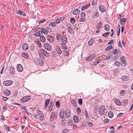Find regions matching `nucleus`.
Wrapping results in <instances>:
<instances>
[{
    "instance_id": "f257e3e1",
    "label": "nucleus",
    "mask_w": 133,
    "mask_h": 133,
    "mask_svg": "<svg viewBox=\"0 0 133 133\" xmlns=\"http://www.w3.org/2000/svg\"><path fill=\"white\" fill-rule=\"evenodd\" d=\"M37 112L39 116V119L41 121H43L44 119V115L43 112L39 110H37Z\"/></svg>"
},
{
    "instance_id": "f03ea898",
    "label": "nucleus",
    "mask_w": 133,
    "mask_h": 133,
    "mask_svg": "<svg viewBox=\"0 0 133 133\" xmlns=\"http://www.w3.org/2000/svg\"><path fill=\"white\" fill-rule=\"evenodd\" d=\"M35 33V36L36 37H40L43 35L41 28L37 29L36 30Z\"/></svg>"
},
{
    "instance_id": "7ed1b4c3",
    "label": "nucleus",
    "mask_w": 133,
    "mask_h": 133,
    "mask_svg": "<svg viewBox=\"0 0 133 133\" xmlns=\"http://www.w3.org/2000/svg\"><path fill=\"white\" fill-rule=\"evenodd\" d=\"M105 110V107L104 105L101 106L99 109V114L101 116H102L104 114Z\"/></svg>"
},
{
    "instance_id": "20e7f679",
    "label": "nucleus",
    "mask_w": 133,
    "mask_h": 133,
    "mask_svg": "<svg viewBox=\"0 0 133 133\" xmlns=\"http://www.w3.org/2000/svg\"><path fill=\"white\" fill-rule=\"evenodd\" d=\"M13 82L11 80H7L4 81L3 82V84L5 86H8L12 84Z\"/></svg>"
},
{
    "instance_id": "39448f33",
    "label": "nucleus",
    "mask_w": 133,
    "mask_h": 133,
    "mask_svg": "<svg viewBox=\"0 0 133 133\" xmlns=\"http://www.w3.org/2000/svg\"><path fill=\"white\" fill-rule=\"evenodd\" d=\"M95 57V55L93 54H91L86 59V61H89L93 59Z\"/></svg>"
},
{
    "instance_id": "423d86ee",
    "label": "nucleus",
    "mask_w": 133,
    "mask_h": 133,
    "mask_svg": "<svg viewBox=\"0 0 133 133\" xmlns=\"http://www.w3.org/2000/svg\"><path fill=\"white\" fill-rule=\"evenodd\" d=\"M44 46L45 49L48 51H50L51 49V47L49 44L47 43H44Z\"/></svg>"
},
{
    "instance_id": "0eeeda50",
    "label": "nucleus",
    "mask_w": 133,
    "mask_h": 133,
    "mask_svg": "<svg viewBox=\"0 0 133 133\" xmlns=\"http://www.w3.org/2000/svg\"><path fill=\"white\" fill-rule=\"evenodd\" d=\"M85 14L84 12H83L81 15V19L79 20V21L81 22H84L85 21Z\"/></svg>"
},
{
    "instance_id": "6e6552de",
    "label": "nucleus",
    "mask_w": 133,
    "mask_h": 133,
    "mask_svg": "<svg viewBox=\"0 0 133 133\" xmlns=\"http://www.w3.org/2000/svg\"><path fill=\"white\" fill-rule=\"evenodd\" d=\"M39 51L42 52L43 54L47 57H48L49 56V54L42 49H41Z\"/></svg>"
},
{
    "instance_id": "1a4fd4ad",
    "label": "nucleus",
    "mask_w": 133,
    "mask_h": 133,
    "mask_svg": "<svg viewBox=\"0 0 133 133\" xmlns=\"http://www.w3.org/2000/svg\"><path fill=\"white\" fill-rule=\"evenodd\" d=\"M17 68L18 71L19 72H22L23 70V68L22 66V65L20 64H17Z\"/></svg>"
},
{
    "instance_id": "9d476101",
    "label": "nucleus",
    "mask_w": 133,
    "mask_h": 133,
    "mask_svg": "<svg viewBox=\"0 0 133 133\" xmlns=\"http://www.w3.org/2000/svg\"><path fill=\"white\" fill-rule=\"evenodd\" d=\"M99 9L100 11L102 12H104L106 10L105 7L102 5H100L99 6Z\"/></svg>"
},
{
    "instance_id": "9b49d317",
    "label": "nucleus",
    "mask_w": 133,
    "mask_h": 133,
    "mask_svg": "<svg viewBox=\"0 0 133 133\" xmlns=\"http://www.w3.org/2000/svg\"><path fill=\"white\" fill-rule=\"evenodd\" d=\"M61 41L64 44H66V43L67 40L65 36H63V37L61 39Z\"/></svg>"
},
{
    "instance_id": "f8f14e48",
    "label": "nucleus",
    "mask_w": 133,
    "mask_h": 133,
    "mask_svg": "<svg viewBox=\"0 0 133 133\" xmlns=\"http://www.w3.org/2000/svg\"><path fill=\"white\" fill-rule=\"evenodd\" d=\"M65 113L66 117L67 118H68L70 117L71 115V113L70 111L69 110L67 109L66 110Z\"/></svg>"
},
{
    "instance_id": "ddd939ff",
    "label": "nucleus",
    "mask_w": 133,
    "mask_h": 133,
    "mask_svg": "<svg viewBox=\"0 0 133 133\" xmlns=\"http://www.w3.org/2000/svg\"><path fill=\"white\" fill-rule=\"evenodd\" d=\"M64 116V111L62 110L60 111L59 113V117L61 119H63Z\"/></svg>"
},
{
    "instance_id": "4468645a",
    "label": "nucleus",
    "mask_w": 133,
    "mask_h": 133,
    "mask_svg": "<svg viewBox=\"0 0 133 133\" xmlns=\"http://www.w3.org/2000/svg\"><path fill=\"white\" fill-rule=\"evenodd\" d=\"M55 113L54 112H53L51 114L50 117V120L51 121H53L55 118Z\"/></svg>"
},
{
    "instance_id": "2eb2a0df",
    "label": "nucleus",
    "mask_w": 133,
    "mask_h": 133,
    "mask_svg": "<svg viewBox=\"0 0 133 133\" xmlns=\"http://www.w3.org/2000/svg\"><path fill=\"white\" fill-rule=\"evenodd\" d=\"M9 71L10 73L12 75H14L15 73V69L12 67H11L10 68Z\"/></svg>"
},
{
    "instance_id": "dca6fc26",
    "label": "nucleus",
    "mask_w": 133,
    "mask_h": 133,
    "mask_svg": "<svg viewBox=\"0 0 133 133\" xmlns=\"http://www.w3.org/2000/svg\"><path fill=\"white\" fill-rule=\"evenodd\" d=\"M129 77L125 76H123L122 77L121 79L122 81H126L129 79Z\"/></svg>"
},
{
    "instance_id": "f3484780",
    "label": "nucleus",
    "mask_w": 133,
    "mask_h": 133,
    "mask_svg": "<svg viewBox=\"0 0 133 133\" xmlns=\"http://www.w3.org/2000/svg\"><path fill=\"white\" fill-rule=\"evenodd\" d=\"M127 21L126 18H122L120 20V23L122 25H123Z\"/></svg>"
},
{
    "instance_id": "a211bd4d",
    "label": "nucleus",
    "mask_w": 133,
    "mask_h": 133,
    "mask_svg": "<svg viewBox=\"0 0 133 133\" xmlns=\"http://www.w3.org/2000/svg\"><path fill=\"white\" fill-rule=\"evenodd\" d=\"M73 119L75 123H78L79 121V118L76 115L74 116Z\"/></svg>"
},
{
    "instance_id": "6ab92c4d",
    "label": "nucleus",
    "mask_w": 133,
    "mask_h": 133,
    "mask_svg": "<svg viewBox=\"0 0 133 133\" xmlns=\"http://www.w3.org/2000/svg\"><path fill=\"white\" fill-rule=\"evenodd\" d=\"M47 39L48 40L51 42H53L54 41V39L51 36H48Z\"/></svg>"
},
{
    "instance_id": "aec40b11",
    "label": "nucleus",
    "mask_w": 133,
    "mask_h": 133,
    "mask_svg": "<svg viewBox=\"0 0 133 133\" xmlns=\"http://www.w3.org/2000/svg\"><path fill=\"white\" fill-rule=\"evenodd\" d=\"M90 3H88L87 5L82 6L81 9V10L83 11L87 8H88L90 6Z\"/></svg>"
},
{
    "instance_id": "412c9836",
    "label": "nucleus",
    "mask_w": 133,
    "mask_h": 133,
    "mask_svg": "<svg viewBox=\"0 0 133 133\" xmlns=\"http://www.w3.org/2000/svg\"><path fill=\"white\" fill-rule=\"evenodd\" d=\"M108 116L110 118H112L114 116L113 112L111 111H109L108 113Z\"/></svg>"
},
{
    "instance_id": "4be33fe9",
    "label": "nucleus",
    "mask_w": 133,
    "mask_h": 133,
    "mask_svg": "<svg viewBox=\"0 0 133 133\" xmlns=\"http://www.w3.org/2000/svg\"><path fill=\"white\" fill-rule=\"evenodd\" d=\"M28 45L26 43H24L22 45V49L24 50H27L28 48Z\"/></svg>"
},
{
    "instance_id": "5701e85b",
    "label": "nucleus",
    "mask_w": 133,
    "mask_h": 133,
    "mask_svg": "<svg viewBox=\"0 0 133 133\" xmlns=\"http://www.w3.org/2000/svg\"><path fill=\"white\" fill-rule=\"evenodd\" d=\"M119 73V70L117 69H114L113 70V74L115 75H117Z\"/></svg>"
},
{
    "instance_id": "b1692460",
    "label": "nucleus",
    "mask_w": 133,
    "mask_h": 133,
    "mask_svg": "<svg viewBox=\"0 0 133 133\" xmlns=\"http://www.w3.org/2000/svg\"><path fill=\"white\" fill-rule=\"evenodd\" d=\"M42 33H43L45 35H47L48 34L47 30L44 28H41Z\"/></svg>"
},
{
    "instance_id": "393cba45",
    "label": "nucleus",
    "mask_w": 133,
    "mask_h": 133,
    "mask_svg": "<svg viewBox=\"0 0 133 133\" xmlns=\"http://www.w3.org/2000/svg\"><path fill=\"white\" fill-rule=\"evenodd\" d=\"M115 103L118 106H121L122 105V103L120 100H114Z\"/></svg>"
},
{
    "instance_id": "a878e982",
    "label": "nucleus",
    "mask_w": 133,
    "mask_h": 133,
    "mask_svg": "<svg viewBox=\"0 0 133 133\" xmlns=\"http://www.w3.org/2000/svg\"><path fill=\"white\" fill-rule=\"evenodd\" d=\"M102 26V24L101 22H99L96 25V29L97 30H99L101 27Z\"/></svg>"
},
{
    "instance_id": "bb28decb",
    "label": "nucleus",
    "mask_w": 133,
    "mask_h": 133,
    "mask_svg": "<svg viewBox=\"0 0 133 133\" xmlns=\"http://www.w3.org/2000/svg\"><path fill=\"white\" fill-rule=\"evenodd\" d=\"M80 12V10L78 9H75L73 12V14L75 15L78 14Z\"/></svg>"
},
{
    "instance_id": "cd10ccee",
    "label": "nucleus",
    "mask_w": 133,
    "mask_h": 133,
    "mask_svg": "<svg viewBox=\"0 0 133 133\" xmlns=\"http://www.w3.org/2000/svg\"><path fill=\"white\" fill-rule=\"evenodd\" d=\"M10 94V91L8 90H5L4 92V94L6 96H9Z\"/></svg>"
},
{
    "instance_id": "c85d7f7f",
    "label": "nucleus",
    "mask_w": 133,
    "mask_h": 133,
    "mask_svg": "<svg viewBox=\"0 0 133 133\" xmlns=\"http://www.w3.org/2000/svg\"><path fill=\"white\" fill-rule=\"evenodd\" d=\"M30 96L27 95L23 97L21 100H30Z\"/></svg>"
},
{
    "instance_id": "c756f323",
    "label": "nucleus",
    "mask_w": 133,
    "mask_h": 133,
    "mask_svg": "<svg viewBox=\"0 0 133 133\" xmlns=\"http://www.w3.org/2000/svg\"><path fill=\"white\" fill-rule=\"evenodd\" d=\"M56 51L58 54H61L62 53V51L59 47H57L56 48Z\"/></svg>"
},
{
    "instance_id": "7c9ffc66",
    "label": "nucleus",
    "mask_w": 133,
    "mask_h": 133,
    "mask_svg": "<svg viewBox=\"0 0 133 133\" xmlns=\"http://www.w3.org/2000/svg\"><path fill=\"white\" fill-rule=\"evenodd\" d=\"M40 37V40L41 42H44L45 41V38L44 36L42 35Z\"/></svg>"
},
{
    "instance_id": "2f4dec72",
    "label": "nucleus",
    "mask_w": 133,
    "mask_h": 133,
    "mask_svg": "<svg viewBox=\"0 0 133 133\" xmlns=\"http://www.w3.org/2000/svg\"><path fill=\"white\" fill-rule=\"evenodd\" d=\"M117 28V35L118 36H119L120 34L121 27L120 26H118Z\"/></svg>"
},
{
    "instance_id": "473e14b6",
    "label": "nucleus",
    "mask_w": 133,
    "mask_h": 133,
    "mask_svg": "<svg viewBox=\"0 0 133 133\" xmlns=\"http://www.w3.org/2000/svg\"><path fill=\"white\" fill-rule=\"evenodd\" d=\"M104 29L107 31L109 30L110 29V27L109 25L108 24L105 25L104 26Z\"/></svg>"
},
{
    "instance_id": "72a5a7b5",
    "label": "nucleus",
    "mask_w": 133,
    "mask_h": 133,
    "mask_svg": "<svg viewBox=\"0 0 133 133\" xmlns=\"http://www.w3.org/2000/svg\"><path fill=\"white\" fill-rule=\"evenodd\" d=\"M101 60L99 59H97L95 61H94L93 63V65L94 66H95L97 64H99Z\"/></svg>"
},
{
    "instance_id": "f704fd0d",
    "label": "nucleus",
    "mask_w": 133,
    "mask_h": 133,
    "mask_svg": "<svg viewBox=\"0 0 133 133\" xmlns=\"http://www.w3.org/2000/svg\"><path fill=\"white\" fill-rule=\"evenodd\" d=\"M54 104V102L52 101H51L49 103L48 107H49L50 108H53Z\"/></svg>"
},
{
    "instance_id": "c9c22d12",
    "label": "nucleus",
    "mask_w": 133,
    "mask_h": 133,
    "mask_svg": "<svg viewBox=\"0 0 133 133\" xmlns=\"http://www.w3.org/2000/svg\"><path fill=\"white\" fill-rule=\"evenodd\" d=\"M120 63L119 61H116L115 62L114 65L118 67L120 66Z\"/></svg>"
},
{
    "instance_id": "e433bc0d",
    "label": "nucleus",
    "mask_w": 133,
    "mask_h": 133,
    "mask_svg": "<svg viewBox=\"0 0 133 133\" xmlns=\"http://www.w3.org/2000/svg\"><path fill=\"white\" fill-rule=\"evenodd\" d=\"M121 62V65L123 66H125L126 65L127 62L125 60H122Z\"/></svg>"
},
{
    "instance_id": "4c0bfd02",
    "label": "nucleus",
    "mask_w": 133,
    "mask_h": 133,
    "mask_svg": "<svg viewBox=\"0 0 133 133\" xmlns=\"http://www.w3.org/2000/svg\"><path fill=\"white\" fill-rule=\"evenodd\" d=\"M22 56L25 58H27L28 57V55L26 53H23L22 54Z\"/></svg>"
},
{
    "instance_id": "58836bf2",
    "label": "nucleus",
    "mask_w": 133,
    "mask_h": 133,
    "mask_svg": "<svg viewBox=\"0 0 133 133\" xmlns=\"http://www.w3.org/2000/svg\"><path fill=\"white\" fill-rule=\"evenodd\" d=\"M50 100H46L45 103V106L44 107L45 108H46L47 107L48 105L49 104Z\"/></svg>"
},
{
    "instance_id": "ea45409f",
    "label": "nucleus",
    "mask_w": 133,
    "mask_h": 133,
    "mask_svg": "<svg viewBox=\"0 0 133 133\" xmlns=\"http://www.w3.org/2000/svg\"><path fill=\"white\" fill-rule=\"evenodd\" d=\"M111 55H110L109 56L105 57L103 59V60H109L111 58Z\"/></svg>"
},
{
    "instance_id": "a19ab883",
    "label": "nucleus",
    "mask_w": 133,
    "mask_h": 133,
    "mask_svg": "<svg viewBox=\"0 0 133 133\" xmlns=\"http://www.w3.org/2000/svg\"><path fill=\"white\" fill-rule=\"evenodd\" d=\"M71 103L75 107H76L77 106V103L75 101V100H72V101L71 102Z\"/></svg>"
},
{
    "instance_id": "79ce46f5",
    "label": "nucleus",
    "mask_w": 133,
    "mask_h": 133,
    "mask_svg": "<svg viewBox=\"0 0 133 133\" xmlns=\"http://www.w3.org/2000/svg\"><path fill=\"white\" fill-rule=\"evenodd\" d=\"M68 29L69 33L70 34L72 32V29L71 26H68Z\"/></svg>"
},
{
    "instance_id": "37998d69",
    "label": "nucleus",
    "mask_w": 133,
    "mask_h": 133,
    "mask_svg": "<svg viewBox=\"0 0 133 133\" xmlns=\"http://www.w3.org/2000/svg\"><path fill=\"white\" fill-rule=\"evenodd\" d=\"M112 46L111 45H110L108 46L105 49L106 51H109L110 50V49L112 48Z\"/></svg>"
},
{
    "instance_id": "c03bdc74",
    "label": "nucleus",
    "mask_w": 133,
    "mask_h": 133,
    "mask_svg": "<svg viewBox=\"0 0 133 133\" xmlns=\"http://www.w3.org/2000/svg\"><path fill=\"white\" fill-rule=\"evenodd\" d=\"M46 21L45 19H41L40 21H38V24H41L43 23L46 22Z\"/></svg>"
},
{
    "instance_id": "a18cd8bd",
    "label": "nucleus",
    "mask_w": 133,
    "mask_h": 133,
    "mask_svg": "<svg viewBox=\"0 0 133 133\" xmlns=\"http://www.w3.org/2000/svg\"><path fill=\"white\" fill-rule=\"evenodd\" d=\"M94 41L92 39L90 40L89 41L88 43V44L89 45H91L93 43Z\"/></svg>"
},
{
    "instance_id": "49530a36",
    "label": "nucleus",
    "mask_w": 133,
    "mask_h": 133,
    "mask_svg": "<svg viewBox=\"0 0 133 133\" xmlns=\"http://www.w3.org/2000/svg\"><path fill=\"white\" fill-rule=\"evenodd\" d=\"M4 127H5V129H6L8 131H10V128L9 127L6 125H4Z\"/></svg>"
},
{
    "instance_id": "de8ad7c7",
    "label": "nucleus",
    "mask_w": 133,
    "mask_h": 133,
    "mask_svg": "<svg viewBox=\"0 0 133 133\" xmlns=\"http://www.w3.org/2000/svg\"><path fill=\"white\" fill-rule=\"evenodd\" d=\"M97 0H94L92 2V5L95 6L97 4Z\"/></svg>"
},
{
    "instance_id": "09e8293b",
    "label": "nucleus",
    "mask_w": 133,
    "mask_h": 133,
    "mask_svg": "<svg viewBox=\"0 0 133 133\" xmlns=\"http://www.w3.org/2000/svg\"><path fill=\"white\" fill-rule=\"evenodd\" d=\"M70 21L71 22L72 24H74L75 22V18L73 17L71 18Z\"/></svg>"
},
{
    "instance_id": "8fccbe9b",
    "label": "nucleus",
    "mask_w": 133,
    "mask_h": 133,
    "mask_svg": "<svg viewBox=\"0 0 133 133\" xmlns=\"http://www.w3.org/2000/svg\"><path fill=\"white\" fill-rule=\"evenodd\" d=\"M62 48L63 49L66 50L67 49V47L65 45L62 44Z\"/></svg>"
},
{
    "instance_id": "3c124183",
    "label": "nucleus",
    "mask_w": 133,
    "mask_h": 133,
    "mask_svg": "<svg viewBox=\"0 0 133 133\" xmlns=\"http://www.w3.org/2000/svg\"><path fill=\"white\" fill-rule=\"evenodd\" d=\"M56 106L58 108H59L60 106V102L59 101H57L56 103Z\"/></svg>"
},
{
    "instance_id": "603ef678",
    "label": "nucleus",
    "mask_w": 133,
    "mask_h": 133,
    "mask_svg": "<svg viewBox=\"0 0 133 133\" xmlns=\"http://www.w3.org/2000/svg\"><path fill=\"white\" fill-rule=\"evenodd\" d=\"M125 91L124 90H122L120 91V94L121 96H123L125 94Z\"/></svg>"
},
{
    "instance_id": "864d4df0",
    "label": "nucleus",
    "mask_w": 133,
    "mask_h": 133,
    "mask_svg": "<svg viewBox=\"0 0 133 133\" xmlns=\"http://www.w3.org/2000/svg\"><path fill=\"white\" fill-rule=\"evenodd\" d=\"M64 55L65 56H68L69 55V52L68 51H64Z\"/></svg>"
},
{
    "instance_id": "5fc2aeb1",
    "label": "nucleus",
    "mask_w": 133,
    "mask_h": 133,
    "mask_svg": "<svg viewBox=\"0 0 133 133\" xmlns=\"http://www.w3.org/2000/svg\"><path fill=\"white\" fill-rule=\"evenodd\" d=\"M63 37V36L62 37L61 35H59L57 37V40L58 41L59 39H61V40L62 39Z\"/></svg>"
},
{
    "instance_id": "6e6d98bb",
    "label": "nucleus",
    "mask_w": 133,
    "mask_h": 133,
    "mask_svg": "<svg viewBox=\"0 0 133 133\" xmlns=\"http://www.w3.org/2000/svg\"><path fill=\"white\" fill-rule=\"evenodd\" d=\"M81 111L80 108L79 107H78L77 109L76 112L79 114L80 113Z\"/></svg>"
},
{
    "instance_id": "4d7b16f0",
    "label": "nucleus",
    "mask_w": 133,
    "mask_h": 133,
    "mask_svg": "<svg viewBox=\"0 0 133 133\" xmlns=\"http://www.w3.org/2000/svg\"><path fill=\"white\" fill-rule=\"evenodd\" d=\"M113 54L114 55H116L117 53V49H114L112 51Z\"/></svg>"
},
{
    "instance_id": "13d9d810",
    "label": "nucleus",
    "mask_w": 133,
    "mask_h": 133,
    "mask_svg": "<svg viewBox=\"0 0 133 133\" xmlns=\"http://www.w3.org/2000/svg\"><path fill=\"white\" fill-rule=\"evenodd\" d=\"M49 97H50L49 95L48 94H46L45 96V99H46V100H50L49 98H47Z\"/></svg>"
},
{
    "instance_id": "bf43d9fd",
    "label": "nucleus",
    "mask_w": 133,
    "mask_h": 133,
    "mask_svg": "<svg viewBox=\"0 0 133 133\" xmlns=\"http://www.w3.org/2000/svg\"><path fill=\"white\" fill-rule=\"evenodd\" d=\"M84 111L85 114V116L86 117H88V115L87 113V110L86 108H85L84 110Z\"/></svg>"
},
{
    "instance_id": "052dcab7",
    "label": "nucleus",
    "mask_w": 133,
    "mask_h": 133,
    "mask_svg": "<svg viewBox=\"0 0 133 133\" xmlns=\"http://www.w3.org/2000/svg\"><path fill=\"white\" fill-rule=\"evenodd\" d=\"M98 112L97 111V109L96 108H95V109H94L93 110V113L94 114H95V115H97V113Z\"/></svg>"
},
{
    "instance_id": "680f3d73",
    "label": "nucleus",
    "mask_w": 133,
    "mask_h": 133,
    "mask_svg": "<svg viewBox=\"0 0 133 133\" xmlns=\"http://www.w3.org/2000/svg\"><path fill=\"white\" fill-rule=\"evenodd\" d=\"M109 33H109V32H106L104 34H102V36L105 37L109 35Z\"/></svg>"
},
{
    "instance_id": "e2e57ef3",
    "label": "nucleus",
    "mask_w": 133,
    "mask_h": 133,
    "mask_svg": "<svg viewBox=\"0 0 133 133\" xmlns=\"http://www.w3.org/2000/svg\"><path fill=\"white\" fill-rule=\"evenodd\" d=\"M62 120L61 121V122L63 124H65L66 122V121L65 120V119L63 118L62 119Z\"/></svg>"
},
{
    "instance_id": "0e129e2a",
    "label": "nucleus",
    "mask_w": 133,
    "mask_h": 133,
    "mask_svg": "<svg viewBox=\"0 0 133 133\" xmlns=\"http://www.w3.org/2000/svg\"><path fill=\"white\" fill-rule=\"evenodd\" d=\"M39 56L41 58V57H43V53L39 51Z\"/></svg>"
},
{
    "instance_id": "69168bd1",
    "label": "nucleus",
    "mask_w": 133,
    "mask_h": 133,
    "mask_svg": "<svg viewBox=\"0 0 133 133\" xmlns=\"http://www.w3.org/2000/svg\"><path fill=\"white\" fill-rule=\"evenodd\" d=\"M109 121V120L108 119H106L103 121V122L105 123H108Z\"/></svg>"
},
{
    "instance_id": "338daca9",
    "label": "nucleus",
    "mask_w": 133,
    "mask_h": 133,
    "mask_svg": "<svg viewBox=\"0 0 133 133\" xmlns=\"http://www.w3.org/2000/svg\"><path fill=\"white\" fill-rule=\"evenodd\" d=\"M124 114L123 113H119V114L117 116V117H120L123 116V115Z\"/></svg>"
},
{
    "instance_id": "774afa93",
    "label": "nucleus",
    "mask_w": 133,
    "mask_h": 133,
    "mask_svg": "<svg viewBox=\"0 0 133 133\" xmlns=\"http://www.w3.org/2000/svg\"><path fill=\"white\" fill-rule=\"evenodd\" d=\"M50 24L51 26H52L53 27H55L56 26L55 23L54 22H52Z\"/></svg>"
}]
</instances>
